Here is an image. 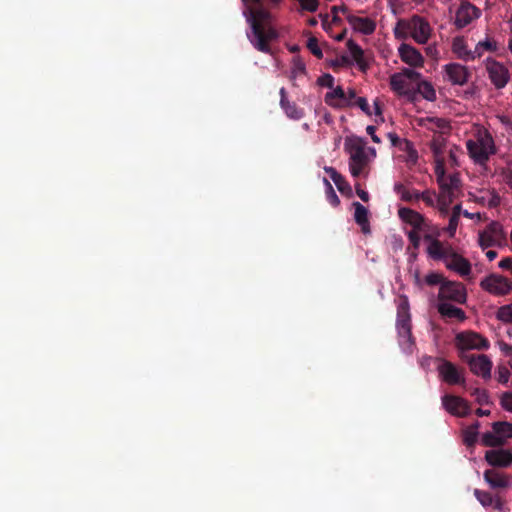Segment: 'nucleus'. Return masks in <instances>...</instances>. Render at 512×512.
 I'll use <instances>...</instances> for the list:
<instances>
[{"label":"nucleus","instance_id":"20e7f679","mask_svg":"<svg viewBox=\"0 0 512 512\" xmlns=\"http://www.w3.org/2000/svg\"><path fill=\"white\" fill-rule=\"evenodd\" d=\"M396 330L398 342L403 351H411L414 344L412 339V323L410 313V303L406 295H399L396 299Z\"/></svg>","mask_w":512,"mask_h":512},{"label":"nucleus","instance_id":"e433bc0d","mask_svg":"<svg viewBox=\"0 0 512 512\" xmlns=\"http://www.w3.org/2000/svg\"><path fill=\"white\" fill-rule=\"evenodd\" d=\"M496 318L505 324L512 325V303L501 306L496 312Z\"/></svg>","mask_w":512,"mask_h":512},{"label":"nucleus","instance_id":"f03ea898","mask_svg":"<svg viewBox=\"0 0 512 512\" xmlns=\"http://www.w3.org/2000/svg\"><path fill=\"white\" fill-rule=\"evenodd\" d=\"M393 33L398 40L411 38L417 44L425 45L429 42L433 29L427 19L414 14L408 18L399 19L393 28Z\"/></svg>","mask_w":512,"mask_h":512},{"label":"nucleus","instance_id":"393cba45","mask_svg":"<svg viewBox=\"0 0 512 512\" xmlns=\"http://www.w3.org/2000/svg\"><path fill=\"white\" fill-rule=\"evenodd\" d=\"M484 480L491 488H506L510 485V478L495 470H486L484 472Z\"/></svg>","mask_w":512,"mask_h":512},{"label":"nucleus","instance_id":"4468645a","mask_svg":"<svg viewBox=\"0 0 512 512\" xmlns=\"http://www.w3.org/2000/svg\"><path fill=\"white\" fill-rule=\"evenodd\" d=\"M480 15L481 11L479 8L468 1H464L456 11L454 24L457 28H464L472 23V21L478 19Z\"/></svg>","mask_w":512,"mask_h":512},{"label":"nucleus","instance_id":"69168bd1","mask_svg":"<svg viewBox=\"0 0 512 512\" xmlns=\"http://www.w3.org/2000/svg\"><path fill=\"white\" fill-rule=\"evenodd\" d=\"M356 193H357V195L359 196V198H360L362 201H364V202H368V200H369V194H368V192H366V191H364V190H362V189H360V188H357V189H356Z\"/></svg>","mask_w":512,"mask_h":512},{"label":"nucleus","instance_id":"6ab92c4d","mask_svg":"<svg viewBox=\"0 0 512 512\" xmlns=\"http://www.w3.org/2000/svg\"><path fill=\"white\" fill-rule=\"evenodd\" d=\"M485 460L494 467H509L512 465V451L508 449H493L485 453Z\"/></svg>","mask_w":512,"mask_h":512},{"label":"nucleus","instance_id":"0e129e2a","mask_svg":"<svg viewBox=\"0 0 512 512\" xmlns=\"http://www.w3.org/2000/svg\"><path fill=\"white\" fill-rule=\"evenodd\" d=\"M501 351L506 355L512 357V346L507 343H502L500 345Z\"/></svg>","mask_w":512,"mask_h":512},{"label":"nucleus","instance_id":"a211bd4d","mask_svg":"<svg viewBox=\"0 0 512 512\" xmlns=\"http://www.w3.org/2000/svg\"><path fill=\"white\" fill-rule=\"evenodd\" d=\"M445 266L449 270H452L459 274L461 277L469 276L472 270L470 262L463 256L456 253L454 250L446 259Z\"/></svg>","mask_w":512,"mask_h":512},{"label":"nucleus","instance_id":"c9c22d12","mask_svg":"<svg viewBox=\"0 0 512 512\" xmlns=\"http://www.w3.org/2000/svg\"><path fill=\"white\" fill-rule=\"evenodd\" d=\"M479 422L471 425L464 431L463 440L467 446H473L477 441Z\"/></svg>","mask_w":512,"mask_h":512},{"label":"nucleus","instance_id":"ddd939ff","mask_svg":"<svg viewBox=\"0 0 512 512\" xmlns=\"http://www.w3.org/2000/svg\"><path fill=\"white\" fill-rule=\"evenodd\" d=\"M488 77L497 89L504 88L510 79L509 70L505 65L495 60L486 63Z\"/></svg>","mask_w":512,"mask_h":512},{"label":"nucleus","instance_id":"aec40b11","mask_svg":"<svg viewBox=\"0 0 512 512\" xmlns=\"http://www.w3.org/2000/svg\"><path fill=\"white\" fill-rule=\"evenodd\" d=\"M429 240L427 246V254L434 260H442L444 263L448 256L452 253L453 248L449 244H443L437 239H433L431 236H426Z\"/></svg>","mask_w":512,"mask_h":512},{"label":"nucleus","instance_id":"8fccbe9b","mask_svg":"<svg viewBox=\"0 0 512 512\" xmlns=\"http://www.w3.org/2000/svg\"><path fill=\"white\" fill-rule=\"evenodd\" d=\"M501 406L506 411L512 412V392H505L501 396Z\"/></svg>","mask_w":512,"mask_h":512},{"label":"nucleus","instance_id":"e2e57ef3","mask_svg":"<svg viewBox=\"0 0 512 512\" xmlns=\"http://www.w3.org/2000/svg\"><path fill=\"white\" fill-rule=\"evenodd\" d=\"M426 53L427 55L433 57V58H437L438 56V50H437V47L436 45H429L426 47Z\"/></svg>","mask_w":512,"mask_h":512},{"label":"nucleus","instance_id":"de8ad7c7","mask_svg":"<svg viewBox=\"0 0 512 512\" xmlns=\"http://www.w3.org/2000/svg\"><path fill=\"white\" fill-rule=\"evenodd\" d=\"M510 377V371L505 366H498L497 367V379L502 384H507Z\"/></svg>","mask_w":512,"mask_h":512},{"label":"nucleus","instance_id":"2f4dec72","mask_svg":"<svg viewBox=\"0 0 512 512\" xmlns=\"http://www.w3.org/2000/svg\"><path fill=\"white\" fill-rule=\"evenodd\" d=\"M280 107L283 109L286 116L293 120H299L304 116V112L302 109L298 108L297 105L293 102L288 101H280Z\"/></svg>","mask_w":512,"mask_h":512},{"label":"nucleus","instance_id":"0eeeda50","mask_svg":"<svg viewBox=\"0 0 512 512\" xmlns=\"http://www.w3.org/2000/svg\"><path fill=\"white\" fill-rule=\"evenodd\" d=\"M480 287L495 296H505L512 291V281L499 275L491 274L480 282Z\"/></svg>","mask_w":512,"mask_h":512},{"label":"nucleus","instance_id":"bf43d9fd","mask_svg":"<svg viewBox=\"0 0 512 512\" xmlns=\"http://www.w3.org/2000/svg\"><path fill=\"white\" fill-rule=\"evenodd\" d=\"M419 231L420 230H415L413 228V230L409 231L408 232V239L410 240V242L415 246L417 247L419 245V242H420V236H419Z\"/></svg>","mask_w":512,"mask_h":512},{"label":"nucleus","instance_id":"9b49d317","mask_svg":"<svg viewBox=\"0 0 512 512\" xmlns=\"http://www.w3.org/2000/svg\"><path fill=\"white\" fill-rule=\"evenodd\" d=\"M462 358L467 362L474 375L483 379L491 378L492 361L487 355H462Z\"/></svg>","mask_w":512,"mask_h":512},{"label":"nucleus","instance_id":"412c9836","mask_svg":"<svg viewBox=\"0 0 512 512\" xmlns=\"http://www.w3.org/2000/svg\"><path fill=\"white\" fill-rule=\"evenodd\" d=\"M438 185L440 187L439 194L456 197L460 188V179L457 174L446 176L444 171H441V174L438 175Z\"/></svg>","mask_w":512,"mask_h":512},{"label":"nucleus","instance_id":"f257e3e1","mask_svg":"<svg viewBox=\"0 0 512 512\" xmlns=\"http://www.w3.org/2000/svg\"><path fill=\"white\" fill-rule=\"evenodd\" d=\"M242 15L249 25L246 36L251 45L263 53H271L269 43L278 38L273 27V10L281 6L283 0H241Z\"/></svg>","mask_w":512,"mask_h":512},{"label":"nucleus","instance_id":"4be33fe9","mask_svg":"<svg viewBox=\"0 0 512 512\" xmlns=\"http://www.w3.org/2000/svg\"><path fill=\"white\" fill-rule=\"evenodd\" d=\"M397 214L401 221L410 225L415 230L423 229L425 218L419 212L411 208L401 207L398 209Z\"/></svg>","mask_w":512,"mask_h":512},{"label":"nucleus","instance_id":"7c9ffc66","mask_svg":"<svg viewBox=\"0 0 512 512\" xmlns=\"http://www.w3.org/2000/svg\"><path fill=\"white\" fill-rule=\"evenodd\" d=\"M493 430L501 439L503 445L507 439L512 438V423L509 422H494Z\"/></svg>","mask_w":512,"mask_h":512},{"label":"nucleus","instance_id":"052dcab7","mask_svg":"<svg viewBox=\"0 0 512 512\" xmlns=\"http://www.w3.org/2000/svg\"><path fill=\"white\" fill-rule=\"evenodd\" d=\"M366 131L371 136V139L373 140V142H375V143L381 142L380 138L375 134L376 128L374 126H371V125L367 126Z\"/></svg>","mask_w":512,"mask_h":512},{"label":"nucleus","instance_id":"9d476101","mask_svg":"<svg viewBox=\"0 0 512 512\" xmlns=\"http://www.w3.org/2000/svg\"><path fill=\"white\" fill-rule=\"evenodd\" d=\"M355 98V90L345 91L341 86L333 88L325 95V103L334 108L352 107Z\"/></svg>","mask_w":512,"mask_h":512},{"label":"nucleus","instance_id":"6e6552de","mask_svg":"<svg viewBox=\"0 0 512 512\" xmlns=\"http://www.w3.org/2000/svg\"><path fill=\"white\" fill-rule=\"evenodd\" d=\"M456 345L461 351L486 350L489 348V341L479 333L467 331L457 334Z\"/></svg>","mask_w":512,"mask_h":512},{"label":"nucleus","instance_id":"09e8293b","mask_svg":"<svg viewBox=\"0 0 512 512\" xmlns=\"http://www.w3.org/2000/svg\"><path fill=\"white\" fill-rule=\"evenodd\" d=\"M472 395L475 396L476 401L479 404L483 405V404L489 403V395L486 390L476 388V389H474Z\"/></svg>","mask_w":512,"mask_h":512},{"label":"nucleus","instance_id":"dca6fc26","mask_svg":"<svg viewBox=\"0 0 512 512\" xmlns=\"http://www.w3.org/2000/svg\"><path fill=\"white\" fill-rule=\"evenodd\" d=\"M442 404L447 412L458 417L466 416L470 410L466 400L454 395L443 396Z\"/></svg>","mask_w":512,"mask_h":512},{"label":"nucleus","instance_id":"473e14b6","mask_svg":"<svg viewBox=\"0 0 512 512\" xmlns=\"http://www.w3.org/2000/svg\"><path fill=\"white\" fill-rule=\"evenodd\" d=\"M390 85L392 90L400 95L405 94L407 92V81L405 80L403 74H401L400 72L395 73L391 76Z\"/></svg>","mask_w":512,"mask_h":512},{"label":"nucleus","instance_id":"f3484780","mask_svg":"<svg viewBox=\"0 0 512 512\" xmlns=\"http://www.w3.org/2000/svg\"><path fill=\"white\" fill-rule=\"evenodd\" d=\"M398 54L400 59L411 67L419 68L424 65V57L418 49L410 44L402 43L398 47Z\"/></svg>","mask_w":512,"mask_h":512},{"label":"nucleus","instance_id":"ea45409f","mask_svg":"<svg viewBox=\"0 0 512 512\" xmlns=\"http://www.w3.org/2000/svg\"><path fill=\"white\" fill-rule=\"evenodd\" d=\"M482 443L488 447H497L501 446V439L494 431L486 432L482 435Z\"/></svg>","mask_w":512,"mask_h":512},{"label":"nucleus","instance_id":"a18cd8bd","mask_svg":"<svg viewBox=\"0 0 512 512\" xmlns=\"http://www.w3.org/2000/svg\"><path fill=\"white\" fill-rule=\"evenodd\" d=\"M307 47L311 51V53L313 55H315L317 58L320 59L323 57L322 50L320 49L316 38H314V37L309 38L307 41Z\"/></svg>","mask_w":512,"mask_h":512},{"label":"nucleus","instance_id":"72a5a7b5","mask_svg":"<svg viewBox=\"0 0 512 512\" xmlns=\"http://www.w3.org/2000/svg\"><path fill=\"white\" fill-rule=\"evenodd\" d=\"M497 43L490 38H486L483 41H479L474 48L475 59L480 58L485 51H496Z\"/></svg>","mask_w":512,"mask_h":512},{"label":"nucleus","instance_id":"3c124183","mask_svg":"<svg viewBox=\"0 0 512 512\" xmlns=\"http://www.w3.org/2000/svg\"><path fill=\"white\" fill-rule=\"evenodd\" d=\"M303 10L315 12L318 9V0H297Z\"/></svg>","mask_w":512,"mask_h":512},{"label":"nucleus","instance_id":"423d86ee","mask_svg":"<svg viewBox=\"0 0 512 512\" xmlns=\"http://www.w3.org/2000/svg\"><path fill=\"white\" fill-rule=\"evenodd\" d=\"M438 299L439 302L452 301L463 304L467 300V292L464 285L460 282L446 280L439 287Z\"/></svg>","mask_w":512,"mask_h":512},{"label":"nucleus","instance_id":"338daca9","mask_svg":"<svg viewBox=\"0 0 512 512\" xmlns=\"http://www.w3.org/2000/svg\"><path fill=\"white\" fill-rule=\"evenodd\" d=\"M464 216L467 217V218H471V219H474L476 218L477 220H481V215L480 213H469L468 211H464Z\"/></svg>","mask_w":512,"mask_h":512},{"label":"nucleus","instance_id":"a878e982","mask_svg":"<svg viewBox=\"0 0 512 512\" xmlns=\"http://www.w3.org/2000/svg\"><path fill=\"white\" fill-rule=\"evenodd\" d=\"M437 310L440 315L445 318H454L459 321H464L466 319V314L461 308L447 302H439L437 304Z\"/></svg>","mask_w":512,"mask_h":512},{"label":"nucleus","instance_id":"4d7b16f0","mask_svg":"<svg viewBox=\"0 0 512 512\" xmlns=\"http://www.w3.org/2000/svg\"><path fill=\"white\" fill-rule=\"evenodd\" d=\"M327 182V185L329 187V194H328V199H329V202L333 205V206H338L339 203H340V199L339 197L337 196V194L335 193V191L333 190L332 186L330 185V183L328 181Z\"/></svg>","mask_w":512,"mask_h":512},{"label":"nucleus","instance_id":"c03bdc74","mask_svg":"<svg viewBox=\"0 0 512 512\" xmlns=\"http://www.w3.org/2000/svg\"><path fill=\"white\" fill-rule=\"evenodd\" d=\"M446 278L440 274V273H437V272H431L429 274H427L425 276V282L428 284V285H442V283L446 282Z\"/></svg>","mask_w":512,"mask_h":512},{"label":"nucleus","instance_id":"5701e85b","mask_svg":"<svg viewBox=\"0 0 512 512\" xmlns=\"http://www.w3.org/2000/svg\"><path fill=\"white\" fill-rule=\"evenodd\" d=\"M347 21L355 31L364 35L372 34L376 28L375 22L368 17H358L348 14Z\"/></svg>","mask_w":512,"mask_h":512},{"label":"nucleus","instance_id":"a19ab883","mask_svg":"<svg viewBox=\"0 0 512 512\" xmlns=\"http://www.w3.org/2000/svg\"><path fill=\"white\" fill-rule=\"evenodd\" d=\"M455 197L439 194L437 197V206L442 214H447L449 206Z\"/></svg>","mask_w":512,"mask_h":512},{"label":"nucleus","instance_id":"f704fd0d","mask_svg":"<svg viewBox=\"0 0 512 512\" xmlns=\"http://www.w3.org/2000/svg\"><path fill=\"white\" fill-rule=\"evenodd\" d=\"M418 92L428 101H434L436 99L435 89L432 84L427 81L418 83Z\"/></svg>","mask_w":512,"mask_h":512},{"label":"nucleus","instance_id":"774afa93","mask_svg":"<svg viewBox=\"0 0 512 512\" xmlns=\"http://www.w3.org/2000/svg\"><path fill=\"white\" fill-rule=\"evenodd\" d=\"M486 257L489 259V261H493L497 257V252L494 250H488L486 252Z\"/></svg>","mask_w":512,"mask_h":512},{"label":"nucleus","instance_id":"7ed1b4c3","mask_svg":"<svg viewBox=\"0 0 512 512\" xmlns=\"http://www.w3.org/2000/svg\"><path fill=\"white\" fill-rule=\"evenodd\" d=\"M466 148L471 159L477 164H485L496 152L491 134L482 126H475L471 138L466 142Z\"/></svg>","mask_w":512,"mask_h":512},{"label":"nucleus","instance_id":"58836bf2","mask_svg":"<svg viewBox=\"0 0 512 512\" xmlns=\"http://www.w3.org/2000/svg\"><path fill=\"white\" fill-rule=\"evenodd\" d=\"M290 78L295 80L296 78L305 75L306 67L304 62L300 58H294L292 62Z\"/></svg>","mask_w":512,"mask_h":512},{"label":"nucleus","instance_id":"4c0bfd02","mask_svg":"<svg viewBox=\"0 0 512 512\" xmlns=\"http://www.w3.org/2000/svg\"><path fill=\"white\" fill-rule=\"evenodd\" d=\"M347 48H348V51H349L351 57L353 58V60L358 65H362V63H363V50L361 49V47L358 44H356L353 40H349L347 42Z\"/></svg>","mask_w":512,"mask_h":512},{"label":"nucleus","instance_id":"13d9d810","mask_svg":"<svg viewBox=\"0 0 512 512\" xmlns=\"http://www.w3.org/2000/svg\"><path fill=\"white\" fill-rule=\"evenodd\" d=\"M338 12L345 14L346 17L348 16V14H351L345 5L333 6L331 8V13L333 14L334 21H336L338 19V17H337Z\"/></svg>","mask_w":512,"mask_h":512},{"label":"nucleus","instance_id":"bb28decb","mask_svg":"<svg viewBox=\"0 0 512 512\" xmlns=\"http://www.w3.org/2000/svg\"><path fill=\"white\" fill-rule=\"evenodd\" d=\"M354 207V219L358 225H360L361 230L364 234L370 233V225L368 218V210L365 206H363L359 202L353 203Z\"/></svg>","mask_w":512,"mask_h":512},{"label":"nucleus","instance_id":"49530a36","mask_svg":"<svg viewBox=\"0 0 512 512\" xmlns=\"http://www.w3.org/2000/svg\"><path fill=\"white\" fill-rule=\"evenodd\" d=\"M353 103H354L353 106L359 107L365 114H367V115H371L372 114V112L370 111V107H369V104H368L366 98H364V97H357L355 95Z\"/></svg>","mask_w":512,"mask_h":512},{"label":"nucleus","instance_id":"864d4df0","mask_svg":"<svg viewBox=\"0 0 512 512\" xmlns=\"http://www.w3.org/2000/svg\"><path fill=\"white\" fill-rule=\"evenodd\" d=\"M427 121L431 124L430 128H433L434 126L440 130L448 128V122L443 118H428Z\"/></svg>","mask_w":512,"mask_h":512},{"label":"nucleus","instance_id":"603ef678","mask_svg":"<svg viewBox=\"0 0 512 512\" xmlns=\"http://www.w3.org/2000/svg\"><path fill=\"white\" fill-rule=\"evenodd\" d=\"M459 219H460V217H458L457 215L450 216L449 224L447 227V232L450 237H453L455 235V232H456L458 224H459Z\"/></svg>","mask_w":512,"mask_h":512},{"label":"nucleus","instance_id":"c85d7f7f","mask_svg":"<svg viewBox=\"0 0 512 512\" xmlns=\"http://www.w3.org/2000/svg\"><path fill=\"white\" fill-rule=\"evenodd\" d=\"M388 139L390 140L392 146H400L402 150L407 151L409 160L412 162H416L418 155L416 150L413 148L412 143L406 139H400L395 133H388Z\"/></svg>","mask_w":512,"mask_h":512},{"label":"nucleus","instance_id":"c756f323","mask_svg":"<svg viewBox=\"0 0 512 512\" xmlns=\"http://www.w3.org/2000/svg\"><path fill=\"white\" fill-rule=\"evenodd\" d=\"M325 171L329 174L332 181L341 193L350 192L351 186L345 180V178L338 173L333 167H326Z\"/></svg>","mask_w":512,"mask_h":512},{"label":"nucleus","instance_id":"1a4fd4ad","mask_svg":"<svg viewBox=\"0 0 512 512\" xmlns=\"http://www.w3.org/2000/svg\"><path fill=\"white\" fill-rule=\"evenodd\" d=\"M505 236L500 223L492 221L483 231L478 234V243L482 249L500 245Z\"/></svg>","mask_w":512,"mask_h":512},{"label":"nucleus","instance_id":"b1692460","mask_svg":"<svg viewBox=\"0 0 512 512\" xmlns=\"http://www.w3.org/2000/svg\"><path fill=\"white\" fill-rule=\"evenodd\" d=\"M452 51L458 58L464 61L475 60L474 50L468 49L466 40L462 36H458L453 39Z\"/></svg>","mask_w":512,"mask_h":512},{"label":"nucleus","instance_id":"f8f14e48","mask_svg":"<svg viewBox=\"0 0 512 512\" xmlns=\"http://www.w3.org/2000/svg\"><path fill=\"white\" fill-rule=\"evenodd\" d=\"M437 371L441 380L449 385L464 384L465 382L462 371L450 361L440 359Z\"/></svg>","mask_w":512,"mask_h":512},{"label":"nucleus","instance_id":"79ce46f5","mask_svg":"<svg viewBox=\"0 0 512 512\" xmlns=\"http://www.w3.org/2000/svg\"><path fill=\"white\" fill-rule=\"evenodd\" d=\"M474 495L482 506H491L494 502L492 495L489 492L482 491L479 489L474 490Z\"/></svg>","mask_w":512,"mask_h":512},{"label":"nucleus","instance_id":"37998d69","mask_svg":"<svg viewBox=\"0 0 512 512\" xmlns=\"http://www.w3.org/2000/svg\"><path fill=\"white\" fill-rule=\"evenodd\" d=\"M437 197L435 192L432 190H424L420 192V199L423 200V202L430 207H434L437 202Z\"/></svg>","mask_w":512,"mask_h":512},{"label":"nucleus","instance_id":"cd10ccee","mask_svg":"<svg viewBox=\"0 0 512 512\" xmlns=\"http://www.w3.org/2000/svg\"><path fill=\"white\" fill-rule=\"evenodd\" d=\"M393 190L402 201L413 203L420 200V191L409 188L402 183H395Z\"/></svg>","mask_w":512,"mask_h":512},{"label":"nucleus","instance_id":"39448f33","mask_svg":"<svg viewBox=\"0 0 512 512\" xmlns=\"http://www.w3.org/2000/svg\"><path fill=\"white\" fill-rule=\"evenodd\" d=\"M345 150L349 154V170L353 177L364 173L371 158L376 156L374 148L366 147L361 139H347Z\"/></svg>","mask_w":512,"mask_h":512},{"label":"nucleus","instance_id":"5fc2aeb1","mask_svg":"<svg viewBox=\"0 0 512 512\" xmlns=\"http://www.w3.org/2000/svg\"><path fill=\"white\" fill-rule=\"evenodd\" d=\"M318 83L321 86H325V87H328V88H331V89L334 88L333 87L334 86V78L330 74H325L322 77H320L318 79Z\"/></svg>","mask_w":512,"mask_h":512},{"label":"nucleus","instance_id":"2eb2a0df","mask_svg":"<svg viewBox=\"0 0 512 512\" xmlns=\"http://www.w3.org/2000/svg\"><path fill=\"white\" fill-rule=\"evenodd\" d=\"M444 79L452 85L463 86L468 82L470 72L468 68L459 63H449L444 65Z\"/></svg>","mask_w":512,"mask_h":512},{"label":"nucleus","instance_id":"6e6d98bb","mask_svg":"<svg viewBox=\"0 0 512 512\" xmlns=\"http://www.w3.org/2000/svg\"><path fill=\"white\" fill-rule=\"evenodd\" d=\"M400 73L403 74L406 81H407V79L416 80V79H419L421 76L420 73L416 72L413 69H409V68L403 69Z\"/></svg>","mask_w":512,"mask_h":512},{"label":"nucleus","instance_id":"680f3d73","mask_svg":"<svg viewBox=\"0 0 512 512\" xmlns=\"http://www.w3.org/2000/svg\"><path fill=\"white\" fill-rule=\"evenodd\" d=\"M499 267L502 269H511L512 270V258H510V257L503 258L499 262Z\"/></svg>","mask_w":512,"mask_h":512}]
</instances>
